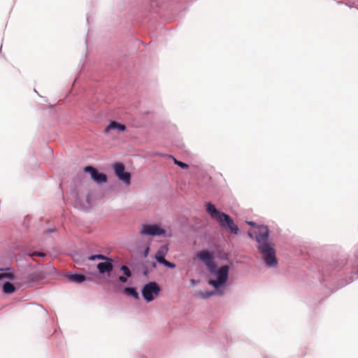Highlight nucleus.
<instances>
[{"label":"nucleus","mask_w":358,"mask_h":358,"mask_svg":"<svg viewBox=\"0 0 358 358\" xmlns=\"http://www.w3.org/2000/svg\"><path fill=\"white\" fill-rule=\"evenodd\" d=\"M84 170L85 172L90 173L92 178L97 183H103L107 180V176L106 174L99 173L95 168L91 166L85 167Z\"/></svg>","instance_id":"0eeeda50"},{"label":"nucleus","mask_w":358,"mask_h":358,"mask_svg":"<svg viewBox=\"0 0 358 358\" xmlns=\"http://www.w3.org/2000/svg\"><path fill=\"white\" fill-rule=\"evenodd\" d=\"M268 234L269 231L266 226L257 227L252 231H248V236L252 238H255L258 243L257 249L266 264L272 267L277 265V259L273 245L266 241Z\"/></svg>","instance_id":"f257e3e1"},{"label":"nucleus","mask_w":358,"mask_h":358,"mask_svg":"<svg viewBox=\"0 0 358 358\" xmlns=\"http://www.w3.org/2000/svg\"><path fill=\"white\" fill-rule=\"evenodd\" d=\"M247 223L250 225H252V226H255V224L252 222H247Z\"/></svg>","instance_id":"5701e85b"},{"label":"nucleus","mask_w":358,"mask_h":358,"mask_svg":"<svg viewBox=\"0 0 358 358\" xmlns=\"http://www.w3.org/2000/svg\"><path fill=\"white\" fill-rule=\"evenodd\" d=\"M148 250H149V248H148L145 250V256H147L148 252Z\"/></svg>","instance_id":"b1692460"},{"label":"nucleus","mask_w":358,"mask_h":358,"mask_svg":"<svg viewBox=\"0 0 358 358\" xmlns=\"http://www.w3.org/2000/svg\"><path fill=\"white\" fill-rule=\"evenodd\" d=\"M85 278L86 277L81 274H72L69 276L70 280L78 283L83 282Z\"/></svg>","instance_id":"4468645a"},{"label":"nucleus","mask_w":358,"mask_h":358,"mask_svg":"<svg viewBox=\"0 0 358 358\" xmlns=\"http://www.w3.org/2000/svg\"><path fill=\"white\" fill-rule=\"evenodd\" d=\"M169 248L167 245H163L159 248L155 255V259L159 262L161 263V259H164V257L168 252Z\"/></svg>","instance_id":"f8f14e48"},{"label":"nucleus","mask_w":358,"mask_h":358,"mask_svg":"<svg viewBox=\"0 0 358 358\" xmlns=\"http://www.w3.org/2000/svg\"><path fill=\"white\" fill-rule=\"evenodd\" d=\"M197 258L205 264L210 273H215L216 264L214 261L213 255L208 250H201L196 255Z\"/></svg>","instance_id":"20e7f679"},{"label":"nucleus","mask_w":358,"mask_h":358,"mask_svg":"<svg viewBox=\"0 0 358 358\" xmlns=\"http://www.w3.org/2000/svg\"><path fill=\"white\" fill-rule=\"evenodd\" d=\"M166 230L159 224H143L141 227L140 234L143 236H165Z\"/></svg>","instance_id":"39448f33"},{"label":"nucleus","mask_w":358,"mask_h":358,"mask_svg":"<svg viewBox=\"0 0 358 358\" xmlns=\"http://www.w3.org/2000/svg\"><path fill=\"white\" fill-rule=\"evenodd\" d=\"M27 255L29 256V257H45V253L44 252H29L27 253Z\"/></svg>","instance_id":"a211bd4d"},{"label":"nucleus","mask_w":358,"mask_h":358,"mask_svg":"<svg viewBox=\"0 0 358 358\" xmlns=\"http://www.w3.org/2000/svg\"><path fill=\"white\" fill-rule=\"evenodd\" d=\"M219 222L222 227L228 228L231 233L234 234H238V226L234 224L233 220L228 215L224 213L222 217V221H219Z\"/></svg>","instance_id":"6e6552de"},{"label":"nucleus","mask_w":358,"mask_h":358,"mask_svg":"<svg viewBox=\"0 0 358 358\" xmlns=\"http://www.w3.org/2000/svg\"><path fill=\"white\" fill-rule=\"evenodd\" d=\"M113 130H117L119 132L124 131L126 130V126L123 124H120L116 121L112 120L104 129L103 131L105 134H108Z\"/></svg>","instance_id":"9d476101"},{"label":"nucleus","mask_w":358,"mask_h":358,"mask_svg":"<svg viewBox=\"0 0 358 358\" xmlns=\"http://www.w3.org/2000/svg\"><path fill=\"white\" fill-rule=\"evenodd\" d=\"M14 277L13 274L11 273H0V279H3V278H9V279H13Z\"/></svg>","instance_id":"aec40b11"},{"label":"nucleus","mask_w":358,"mask_h":358,"mask_svg":"<svg viewBox=\"0 0 358 358\" xmlns=\"http://www.w3.org/2000/svg\"><path fill=\"white\" fill-rule=\"evenodd\" d=\"M229 267L227 265L221 266L218 270L215 269V274L217 275L216 280L210 279L208 280V284L212 285L214 288L218 289L224 285L228 279Z\"/></svg>","instance_id":"f03ea898"},{"label":"nucleus","mask_w":358,"mask_h":358,"mask_svg":"<svg viewBox=\"0 0 358 358\" xmlns=\"http://www.w3.org/2000/svg\"><path fill=\"white\" fill-rule=\"evenodd\" d=\"M160 287L155 282H150L144 285L142 289V295L147 302H150L159 294Z\"/></svg>","instance_id":"7ed1b4c3"},{"label":"nucleus","mask_w":358,"mask_h":358,"mask_svg":"<svg viewBox=\"0 0 358 358\" xmlns=\"http://www.w3.org/2000/svg\"><path fill=\"white\" fill-rule=\"evenodd\" d=\"M173 162L176 164H177L178 166H179L180 167L182 168V169H187L188 168V165L184 162H182L180 161H178L177 160L176 158L173 157Z\"/></svg>","instance_id":"412c9836"},{"label":"nucleus","mask_w":358,"mask_h":358,"mask_svg":"<svg viewBox=\"0 0 358 358\" xmlns=\"http://www.w3.org/2000/svg\"><path fill=\"white\" fill-rule=\"evenodd\" d=\"M105 261L97 264V269L100 273H110L113 269V259L109 258Z\"/></svg>","instance_id":"9b49d317"},{"label":"nucleus","mask_w":358,"mask_h":358,"mask_svg":"<svg viewBox=\"0 0 358 358\" xmlns=\"http://www.w3.org/2000/svg\"><path fill=\"white\" fill-rule=\"evenodd\" d=\"M108 259H109V257H108L105 255H95L90 256L88 257V259L91 260V261L96 260V259L106 260Z\"/></svg>","instance_id":"dca6fc26"},{"label":"nucleus","mask_w":358,"mask_h":358,"mask_svg":"<svg viewBox=\"0 0 358 358\" xmlns=\"http://www.w3.org/2000/svg\"><path fill=\"white\" fill-rule=\"evenodd\" d=\"M206 211L211 216L213 219L216 220L222 221V217L224 216V213L217 210L215 206L211 203H207L206 204Z\"/></svg>","instance_id":"1a4fd4ad"},{"label":"nucleus","mask_w":358,"mask_h":358,"mask_svg":"<svg viewBox=\"0 0 358 358\" xmlns=\"http://www.w3.org/2000/svg\"><path fill=\"white\" fill-rule=\"evenodd\" d=\"M3 291L6 294H11L15 291V287L12 283L6 282L3 285Z\"/></svg>","instance_id":"ddd939ff"},{"label":"nucleus","mask_w":358,"mask_h":358,"mask_svg":"<svg viewBox=\"0 0 358 358\" xmlns=\"http://www.w3.org/2000/svg\"><path fill=\"white\" fill-rule=\"evenodd\" d=\"M160 264H162L165 266H166L168 268H173L176 267V265L173 263H171V262L166 260L165 259H161V263Z\"/></svg>","instance_id":"f3484780"},{"label":"nucleus","mask_w":358,"mask_h":358,"mask_svg":"<svg viewBox=\"0 0 358 358\" xmlns=\"http://www.w3.org/2000/svg\"><path fill=\"white\" fill-rule=\"evenodd\" d=\"M124 293L127 295L133 296L135 299H138L139 296L136 289L134 287H126L124 290Z\"/></svg>","instance_id":"2eb2a0df"},{"label":"nucleus","mask_w":358,"mask_h":358,"mask_svg":"<svg viewBox=\"0 0 358 358\" xmlns=\"http://www.w3.org/2000/svg\"><path fill=\"white\" fill-rule=\"evenodd\" d=\"M127 278L128 277H127V276H125V277L124 276H120L119 277V280L122 282H126L127 281Z\"/></svg>","instance_id":"4be33fe9"},{"label":"nucleus","mask_w":358,"mask_h":358,"mask_svg":"<svg viewBox=\"0 0 358 358\" xmlns=\"http://www.w3.org/2000/svg\"><path fill=\"white\" fill-rule=\"evenodd\" d=\"M121 270L123 271L124 274L127 277H131V273L129 268L127 266H125V265L122 266Z\"/></svg>","instance_id":"6ab92c4d"},{"label":"nucleus","mask_w":358,"mask_h":358,"mask_svg":"<svg viewBox=\"0 0 358 358\" xmlns=\"http://www.w3.org/2000/svg\"><path fill=\"white\" fill-rule=\"evenodd\" d=\"M115 175L118 178L127 185L131 182V174L124 171V166L122 163H115L113 165Z\"/></svg>","instance_id":"423d86ee"}]
</instances>
